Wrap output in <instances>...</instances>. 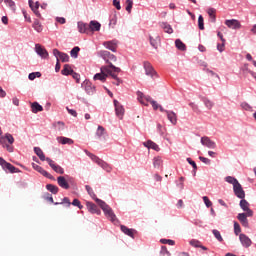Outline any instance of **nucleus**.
Wrapping results in <instances>:
<instances>
[{"label":"nucleus","mask_w":256,"mask_h":256,"mask_svg":"<svg viewBox=\"0 0 256 256\" xmlns=\"http://www.w3.org/2000/svg\"><path fill=\"white\" fill-rule=\"evenodd\" d=\"M72 205H73L74 207H78V208H80V209H83V205H81V201H79V199H74V200L72 201Z\"/></svg>","instance_id":"4d7b16f0"},{"label":"nucleus","mask_w":256,"mask_h":256,"mask_svg":"<svg viewBox=\"0 0 256 256\" xmlns=\"http://www.w3.org/2000/svg\"><path fill=\"white\" fill-rule=\"evenodd\" d=\"M84 89L88 95H93L95 93V86L91 82L84 83Z\"/></svg>","instance_id":"a878e982"},{"label":"nucleus","mask_w":256,"mask_h":256,"mask_svg":"<svg viewBox=\"0 0 256 256\" xmlns=\"http://www.w3.org/2000/svg\"><path fill=\"white\" fill-rule=\"evenodd\" d=\"M101 30V23L92 20L90 21V33H93V31H100Z\"/></svg>","instance_id":"393cba45"},{"label":"nucleus","mask_w":256,"mask_h":256,"mask_svg":"<svg viewBox=\"0 0 256 256\" xmlns=\"http://www.w3.org/2000/svg\"><path fill=\"white\" fill-rule=\"evenodd\" d=\"M225 181H226L227 183H230V185H233V187H235V185H237V184L239 183V181L236 180V178L233 177V176H227V177L225 178Z\"/></svg>","instance_id":"c03bdc74"},{"label":"nucleus","mask_w":256,"mask_h":256,"mask_svg":"<svg viewBox=\"0 0 256 256\" xmlns=\"http://www.w3.org/2000/svg\"><path fill=\"white\" fill-rule=\"evenodd\" d=\"M70 75H72L73 79H75L76 82L79 83V79H80L79 74H77L76 72L72 71V73Z\"/></svg>","instance_id":"774afa93"},{"label":"nucleus","mask_w":256,"mask_h":256,"mask_svg":"<svg viewBox=\"0 0 256 256\" xmlns=\"http://www.w3.org/2000/svg\"><path fill=\"white\" fill-rule=\"evenodd\" d=\"M132 9H133V2L131 0H126V11L128 13H131Z\"/></svg>","instance_id":"5fc2aeb1"},{"label":"nucleus","mask_w":256,"mask_h":256,"mask_svg":"<svg viewBox=\"0 0 256 256\" xmlns=\"http://www.w3.org/2000/svg\"><path fill=\"white\" fill-rule=\"evenodd\" d=\"M160 41L161 39L159 38V36H156L155 38L150 36V44L154 47V49H157V47H159Z\"/></svg>","instance_id":"473e14b6"},{"label":"nucleus","mask_w":256,"mask_h":256,"mask_svg":"<svg viewBox=\"0 0 256 256\" xmlns=\"http://www.w3.org/2000/svg\"><path fill=\"white\" fill-rule=\"evenodd\" d=\"M7 141L10 145H13V143H15V138H13V135L11 134H6L5 136L0 138L1 145L3 147H6L9 153H13V148L9 144H7Z\"/></svg>","instance_id":"20e7f679"},{"label":"nucleus","mask_w":256,"mask_h":256,"mask_svg":"<svg viewBox=\"0 0 256 256\" xmlns=\"http://www.w3.org/2000/svg\"><path fill=\"white\" fill-rule=\"evenodd\" d=\"M38 173H40V175H43V177H46L47 179H51V181H55V177L49 174V172H47V170L43 169V167L41 166H40V169L38 170Z\"/></svg>","instance_id":"c756f323"},{"label":"nucleus","mask_w":256,"mask_h":256,"mask_svg":"<svg viewBox=\"0 0 256 256\" xmlns=\"http://www.w3.org/2000/svg\"><path fill=\"white\" fill-rule=\"evenodd\" d=\"M85 189H86L87 193L90 195V197H92L94 199V201L97 202V199H99V198H97V195H95L93 188H91V186H89V185H86Z\"/></svg>","instance_id":"ea45409f"},{"label":"nucleus","mask_w":256,"mask_h":256,"mask_svg":"<svg viewBox=\"0 0 256 256\" xmlns=\"http://www.w3.org/2000/svg\"><path fill=\"white\" fill-rule=\"evenodd\" d=\"M79 51H81V49L79 48V46L74 47V48L70 51L71 57H73L74 59H77V57H78V55H79Z\"/></svg>","instance_id":"49530a36"},{"label":"nucleus","mask_w":256,"mask_h":256,"mask_svg":"<svg viewBox=\"0 0 256 256\" xmlns=\"http://www.w3.org/2000/svg\"><path fill=\"white\" fill-rule=\"evenodd\" d=\"M35 49H36L37 55L42 57V59H47L49 57V52H47L45 48H42L40 44H36Z\"/></svg>","instance_id":"dca6fc26"},{"label":"nucleus","mask_w":256,"mask_h":256,"mask_svg":"<svg viewBox=\"0 0 256 256\" xmlns=\"http://www.w3.org/2000/svg\"><path fill=\"white\" fill-rule=\"evenodd\" d=\"M86 155H88V157H90V159H92V161H94V163H97V165L101 164L103 162L102 159H100L98 156H95L93 153L85 150Z\"/></svg>","instance_id":"7c9ffc66"},{"label":"nucleus","mask_w":256,"mask_h":256,"mask_svg":"<svg viewBox=\"0 0 256 256\" xmlns=\"http://www.w3.org/2000/svg\"><path fill=\"white\" fill-rule=\"evenodd\" d=\"M0 165L5 171L9 173H19V169L13 166L11 163L5 161V159L0 157Z\"/></svg>","instance_id":"39448f33"},{"label":"nucleus","mask_w":256,"mask_h":256,"mask_svg":"<svg viewBox=\"0 0 256 256\" xmlns=\"http://www.w3.org/2000/svg\"><path fill=\"white\" fill-rule=\"evenodd\" d=\"M212 233L214 235V237H216L217 241H219L220 243L223 242V236H221V232H219V230H212Z\"/></svg>","instance_id":"de8ad7c7"},{"label":"nucleus","mask_w":256,"mask_h":256,"mask_svg":"<svg viewBox=\"0 0 256 256\" xmlns=\"http://www.w3.org/2000/svg\"><path fill=\"white\" fill-rule=\"evenodd\" d=\"M78 31L79 33H86L89 35V33H91L90 24L78 22Z\"/></svg>","instance_id":"a211bd4d"},{"label":"nucleus","mask_w":256,"mask_h":256,"mask_svg":"<svg viewBox=\"0 0 256 256\" xmlns=\"http://www.w3.org/2000/svg\"><path fill=\"white\" fill-rule=\"evenodd\" d=\"M202 101L207 109H213V105L215 104L213 103V101L209 100V98H202Z\"/></svg>","instance_id":"a18cd8bd"},{"label":"nucleus","mask_w":256,"mask_h":256,"mask_svg":"<svg viewBox=\"0 0 256 256\" xmlns=\"http://www.w3.org/2000/svg\"><path fill=\"white\" fill-rule=\"evenodd\" d=\"M120 229L122 233L128 235V237H131L132 239L135 237V229L127 228L125 225H121Z\"/></svg>","instance_id":"412c9836"},{"label":"nucleus","mask_w":256,"mask_h":256,"mask_svg":"<svg viewBox=\"0 0 256 256\" xmlns=\"http://www.w3.org/2000/svg\"><path fill=\"white\" fill-rule=\"evenodd\" d=\"M225 25L229 27V29H241V22L239 20H226Z\"/></svg>","instance_id":"f3484780"},{"label":"nucleus","mask_w":256,"mask_h":256,"mask_svg":"<svg viewBox=\"0 0 256 256\" xmlns=\"http://www.w3.org/2000/svg\"><path fill=\"white\" fill-rule=\"evenodd\" d=\"M143 145L144 147H147V149H153V151H161L159 145H157V143L153 142L152 140L144 142Z\"/></svg>","instance_id":"aec40b11"},{"label":"nucleus","mask_w":256,"mask_h":256,"mask_svg":"<svg viewBox=\"0 0 256 256\" xmlns=\"http://www.w3.org/2000/svg\"><path fill=\"white\" fill-rule=\"evenodd\" d=\"M34 152L39 157L40 161H47V157H45V153L39 147H34Z\"/></svg>","instance_id":"bb28decb"},{"label":"nucleus","mask_w":256,"mask_h":256,"mask_svg":"<svg viewBox=\"0 0 256 256\" xmlns=\"http://www.w3.org/2000/svg\"><path fill=\"white\" fill-rule=\"evenodd\" d=\"M190 245H192V247L199 248L201 247V242L199 240H191Z\"/></svg>","instance_id":"052dcab7"},{"label":"nucleus","mask_w":256,"mask_h":256,"mask_svg":"<svg viewBox=\"0 0 256 256\" xmlns=\"http://www.w3.org/2000/svg\"><path fill=\"white\" fill-rule=\"evenodd\" d=\"M38 173H40V175H43V177H46L47 179H51V181H55V177L49 174V172H47V170L43 169V167L41 166H40V169L38 170Z\"/></svg>","instance_id":"c85d7f7f"},{"label":"nucleus","mask_w":256,"mask_h":256,"mask_svg":"<svg viewBox=\"0 0 256 256\" xmlns=\"http://www.w3.org/2000/svg\"><path fill=\"white\" fill-rule=\"evenodd\" d=\"M153 165L155 169H159L163 165V160L161 159V157H155L153 160Z\"/></svg>","instance_id":"58836bf2"},{"label":"nucleus","mask_w":256,"mask_h":256,"mask_svg":"<svg viewBox=\"0 0 256 256\" xmlns=\"http://www.w3.org/2000/svg\"><path fill=\"white\" fill-rule=\"evenodd\" d=\"M114 106H115L116 116L119 119H123V115H125V108H123V105H121V103H119V101L114 100Z\"/></svg>","instance_id":"6e6552de"},{"label":"nucleus","mask_w":256,"mask_h":256,"mask_svg":"<svg viewBox=\"0 0 256 256\" xmlns=\"http://www.w3.org/2000/svg\"><path fill=\"white\" fill-rule=\"evenodd\" d=\"M4 3L12 9V11H15V2L13 0H4Z\"/></svg>","instance_id":"864d4df0"},{"label":"nucleus","mask_w":256,"mask_h":256,"mask_svg":"<svg viewBox=\"0 0 256 256\" xmlns=\"http://www.w3.org/2000/svg\"><path fill=\"white\" fill-rule=\"evenodd\" d=\"M199 159L202 161V163H205V165H211V160L209 158L200 156Z\"/></svg>","instance_id":"0e129e2a"},{"label":"nucleus","mask_w":256,"mask_h":256,"mask_svg":"<svg viewBox=\"0 0 256 256\" xmlns=\"http://www.w3.org/2000/svg\"><path fill=\"white\" fill-rule=\"evenodd\" d=\"M239 240L241 245H243V247H246V248L251 247V245L253 244V241H251V238H249V236L245 234H240Z\"/></svg>","instance_id":"2eb2a0df"},{"label":"nucleus","mask_w":256,"mask_h":256,"mask_svg":"<svg viewBox=\"0 0 256 256\" xmlns=\"http://www.w3.org/2000/svg\"><path fill=\"white\" fill-rule=\"evenodd\" d=\"M109 61H117V56L114 54H110V56L108 57V59H106V63H108L109 65L111 64V62Z\"/></svg>","instance_id":"e2e57ef3"},{"label":"nucleus","mask_w":256,"mask_h":256,"mask_svg":"<svg viewBox=\"0 0 256 256\" xmlns=\"http://www.w3.org/2000/svg\"><path fill=\"white\" fill-rule=\"evenodd\" d=\"M62 75H71L73 73V69L69 64L64 65V68L61 71Z\"/></svg>","instance_id":"a19ab883"},{"label":"nucleus","mask_w":256,"mask_h":256,"mask_svg":"<svg viewBox=\"0 0 256 256\" xmlns=\"http://www.w3.org/2000/svg\"><path fill=\"white\" fill-rule=\"evenodd\" d=\"M241 71H242L244 77H247V73H249V71H251V70H249V65H248V64H245V65L242 67Z\"/></svg>","instance_id":"13d9d810"},{"label":"nucleus","mask_w":256,"mask_h":256,"mask_svg":"<svg viewBox=\"0 0 256 256\" xmlns=\"http://www.w3.org/2000/svg\"><path fill=\"white\" fill-rule=\"evenodd\" d=\"M175 45L179 49V51H186L187 50V46L180 39H177L175 41Z\"/></svg>","instance_id":"c9c22d12"},{"label":"nucleus","mask_w":256,"mask_h":256,"mask_svg":"<svg viewBox=\"0 0 256 256\" xmlns=\"http://www.w3.org/2000/svg\"><path fill=\"white\" fill-rule=\"evenodd\" d=\"M100 71V73L94 75V81L105 83L109 76L112 77V79H117V73H121V68L116 67L113 64H108L107 66H102Z\"/></svg>","instance_id":"f257e3e1"},{"label":"nucleus","mask_w":256,"mask_h":256,"mask_svg":"<svg viewBox=\"0 0 256 256\" xmlns=\"http://www.w3.org/2000/svg\"><path fill=\"white\" fill-rule=\"evenodd\" d=\"M160 242H161L163 245H175V241L169 240V239H161Z\"/></svg>","instance_id":"6e6d98bb"},{"label":"nucleus","mask_w":256,"mask_h":256,"mask_svg":"<svg viewBox=\"0 0 256 256\" xmlns=\"http://www.w3.org/2000/svg\"><path fill=\"white\" fill-rule=\"evenodd\" d=\"M247 217H252V216H248L247 213H239L237 215V219L241 223L242 227L249 229V220L247 219Z\"/></svg>","instance_id":"9b49d317"},{"label":"nucleus","mask_w":256,"mask_h":256,"mask_svg":"<svg viewBox=\"0 0 256 256\" xmlns=\"http://www.w3.org/2000/svg\"><path fill=\"white\" fill-rule=\"evenodd\" d=\"M198 27L201 31H203V29H205V24H204V19H203V16L200 15L198 17Z\"/></svg>","instance_id":"3c124183"},{"label":"nucleus","mask_w":256,"mask_h":256,"mask_svg":"<svg viewBox=\"0 0 256 256\" xmlns=\"http://www.w3.org/2000/svg\"><path fill=\"white\" fill-rule=\"evenodd\" d=\"M56 139H57L58 143H60L61 145H73V143H74L73 139L63 137V136H59Z\"/></svg>","instance_id":"b1692460"},{"label":"nucleus","mask_w":256,"mask_h":256,"mask_svg":"<svg viewBox=\"0 0 256 256\" xmlns=\"http://www.w3.org/2000/svg\"><path fill=\"white\" fill-rule=\"evenodd\" d=\"M233 191L238 199H245V191L239 182L233 186Z\"/></svg>","instance_id":"1a4fd4ad"},{"label":"nucleus","mask_w":256,"mask_h":256,"mask_svg":"<svg viewBox=\"0 0 256 256\" xmlns=\"http://www.w3.org/2000/svg\"><path fill=\"white\" fill-rule=\"evenodd\" d=\"M29 7L32 11H37L39 10V2L34 3L33 0H29Z\"/></svg>","instance_id":"8fccbe9b"},{"label":"nucleus","mask_w":256,"mask_h":256,"mask_svg":"<svg viewBox=\"0 0 256 256\" xmlns=\"http://www.w3.org/2000/svg\"><path fill=\"white\" fill-rule=\"evenodd\" d=\"M53 55L56 57L57 61H62V63H68L69 55L63 52L58 51L57 49L53 50Z\"/></svg>","instance_id":"0eeeda50"},{"label":"nucleus","mask_w":256,"mask_h":256,"mask_svg":"<svg viewBox=\"0 0 256 256\" xmlns=\"http://www.w3.org/2000/svg\"><path fill=\"white\" fill-rule=\"evenodd\" d=\"M160 27L165 33H168L169 35L173 33V28L167 22H161Z\"/></svg>","instance_id":"cd10ccee"},{"label":"nucleus","mask_w":256,"mask_h":256,"mask_svg":"<svg viewBox=\"0 0 256 256\" xmlns=\"http://www.w3.org/2000/svg\"><path fill=\"white\" fill-rule=\"evenodd\" d=\"M105 133H107L105 131V128L103 126H98L97 130H96V137L98 139H101V137H103V135H105Z\"/></svg>","instance_id":"79ce46f5"},{"label":"nucleus","mask_w":256,"mask_h":256,"mask_svg":"<svg viewBox=\"0 0 256 256\" xmlns=\"http://www.w3.org/2000/svg\"><path fill=\"white\" fill-rule=\"evenodd\" d=\"M57 23H60V25H65L66 20L63 17H57L56 18Z\"/></svg>","instance_id":"338daca9"},{"label":"nucleus","mask_w":256,"mask_h":256,"mask_svg":"<svg viewBox=\"0 0 256 256\" xmlns=\"http://www.w3.org/2000/svg\"><path fill=\"white\" fill-rule=\"evenodd\" d=\"M203 201H204L206 207H211L213 205V202H211V200H209V197H207V196L203 197Z\"/></svg>","instance_id":"bf43d9fd"},{"label":"nucleus","mask_w":256,"mask_h":256,"mask_svg":"<svg viewBox=\"0 0 256 256\" xmlns=\"http://www.w3.org/2000/svg\"><path fill=\"white\" fill-rule=\"evenodd\" d=\"M165 113L170 123H172V125H177V114L173 111H165Z\"/></svg>","instance_id":"5701e85b"},{"label":"nucleus","mask_w":256,"mask_h":256,"mask_svg":"<svg viewBox=\"0 0 256 256\" xmlns=\"http://www.w3.org/2000/svg\"><path fill=\"white\" fill-rule=\"evenodd\" d=\"M99 55L104 59V61H107L108 57L111 55V52L107 50H102L99 52Z\"/></svg>","instance_id":"09e8293b"},{"label":"nucleus","mask_w":256,"mask_h":256,"mask_svg":"<svg viewBox=\"0 0 256 256\" xmlns=\"http://www.w3.org/2000/svg\"><path fill=\"white\" fill-rule=\"evenodd\" d=\"M103 45H104V47H106V49L113 51V53H115V51H117V41L116 40L106 41L103 43Z\"/></svg>","instance_id":"6ab92c4d"},{"label":"nucleus","mask_w":256,"mask_h":256,"mask_svg":"<svg viewBox=\"0 0 256 256\" xmlns=\"http://www.w3.org/2000/svg\"><path fill=\"white\" fill-rule=\"evenodd\" d=\"M31 107H32V113H39V111H43V106H41L37 102H33Z\"/></svg>","instance_id":"f704fd0d"},{"label":"nucleus","mask_w":256,"mask_h":256,"mask_svg":"<svg viewBox=\"0 0 256 256\" xmlns=\"http://www.w3.org/2000/svg\"><path fill=\"white\" fill-rule=\"evenodd\" d=\"M113 5L118 11H121V2L119 0H113Z\"/></svg>","instance_id":"69168bd1"},{"label":"nucleus","mask_w":256,"mask_h":256,"mask_svg":"<svg viewBox=\"0 0 256 256\" xmlns=\"http://www.w3.org/2000/svg\"><path fill=\"white\" fill-rule=\"evenodd\" d=\"M201 144L208 149H215V147H217V144L212 141L210 137L207 136L201 138Z\"/></svg>","instance_id":"f8f14e48"},{"label":"nucleus","mask_w":256,"mask_h":256,"mask_svg":"<svg viewBox=\"0 0 256 256\" xmlns=\"http://www.w3.org/2000/svg\"><path fill=\"white\" fill-rule=\"evenodd\" d=\"M144 69L145 73L148 77H155L157 76V72L149 62H144Z\"/></svg>","instance_id":"ddd939ff"},{"label":"nucleus","mask_w":256,"mask_h":256,"mask_svg":"<svg viewBox=\"0 0 256 256\" xmlns=\"http://www.w3.org/2000/svg\"><path fill=\"white\" fill-rule=\"evenodd\" d=\"M46 189L50 191V193H53L54 195H57V193H59V187L53 184L46 185Z\"/></svg>","instance_id":"72a5a7b5"},{"label":"nucleus","mask_w":256,"mask_h":256,"mask_svg":"<svg viewBox=\"0 0 256 256\" xmlns=\"http://www.w3.org/2000/svg\"><path fill=\"white\" fill-rule=\"evenodd\" d=\"M215 13H217V10H215V8H210L208 9V15L212 21V23H215V21H217V18L215 16Z\"/></svg>","instance_id":"4c0bfd02"},{"label":"nucleus","mask_w":256,"mask_h":256,"mask_svg":"<svg viewBox=\"0 0 256 256\" xmlns=\"http://www.w3.org/2000/svg\"><path fill=\"white\" fill-rule=\"evenodd\" d=\"M137 97H138V101L139 103H141V105H149L148 103H151L153 110L157 111V109H159V107L161 105H159V103H157V101L151 100L150 96H145V94H143V92L138 91L137 92Z\"/></svg>","instance_id":"7ed1b4c3"},{"label":"nucleus","mask_w":256,"mask_h":256,"mask_svg":"<svg viewBox=\"0 0 256 256\" xmlns=\"http://www.w3.org/2000/svg\"><path fill=\"white\" fill-rule=\"evenodd\" d=\"M54 125L58 128L59 131H63V129H65V123L63 122H56Z\"/></svg>","instance_id":"680f3d73"},{"label":"nucleus","mask_w":256,"mask_h":256,"mask_svg":"<svg viewBox=\"0 0 256 256\" xmlns=\"http://www.w3.org/2000/svg\"><path fill=\"white\" fill-rule=\"evenodd\" d=\"M57 183L62 189H69L70 187L69 182H67V179H65L64 176H59L57 178Z\"/></svg>","instance_id":"4be33fe9"},{"label":"nucleus","mask_w":256,"mask_h":256,"mask_svg":"<svg viewBox=\"0 0 256 256\" xmlns=\"http://www.w3.org/2000/svg\"><path fill=\"white\" fill-rule=\"evenodd\" d=\"M46 161L55 173H58L59 175H63L65 173L63 167L59 166L55 161L51 160V158H47Z\"/></svg>","instance_id":"423d86ee"},{"label":"nucleus","mask_w":256,"mask_h":256,"mask_svg":"<svg viewBox=\"0 0 256 256\" xmlns=\"http://www.w3.org/2000/svg\"><path fill=\"white\" fill-rule=\"evenodd\" d=\"M241 233V225L237 221H234V234L239 235Z\"/></svg>","instance_id":"603ef678"},{"label":"nucleus","mask_w":256,"mask_h":256,"mask_svg":"<svg viewBox=\"0 0 256 256\" xmlns=\"http://www.w3.org/2000/svg\"><path fill=\"white\" fill-rule=\"evenodd\" d=\"M241 199H242V201H240L241 209L244 210L245 213H247L248 217H253V210L249 208L250 207L249 202H247V200H245L244 198H241Z\"/></svg>","instance_id":"9d476101"},{"label":"nucleus","mask_w":256,"mask_h":256,"mask_svg":"<svg viewBox=\"0 0 256 256\" xmlns=\"http://www.w3.org/2000/svg\"><path fill=\"white\" fill-rule=\"evenodd\" d=\"M86 207H87L89 213H92V215H100L101 214V210L93 202H86Z\"/></svg>","instance_id":"4468645a"},{"label":"nucleus","mask_w":256,"mask_h":256,"mask_svg":"<svg viewBox=\"0 0 256 256\" xmlns=\"http://www.w3.org/2000/svg\"><path fill=\"white\" fill-rule=\"evenodd\" d=\"M97 205L102 209L104 214L106 215L107 219H109L112 223H115L117 221V216L113 212V209L105 201L101 199H96Z\"/></svg>","instance_id":"f03ea898"},{"label":"nucleus","mask_w":256,"mask_h":256,"mask_svg":"<svg viewBox=\"0 0 256 256\" xmlns=\"http://www.w3.org/2000/svg\"><path fill=\"white\" fill-rule=\"evenodd\" d=\"M32 27L35 31H37V33H41V31H43V25H41L39 20H34Z\"/></svg>","instance_id":"2f4dec72"},{"label":"nucleus","mask_w":256,"mask_h":256,"mask_svg":"<svg viewBox=\"0 0 256 256\" xmlns=\"http://www.w3.org/2000/svg\"><path fill=\"white\" fill-rule=\"evenodd\" d=\"M54 205H66V207H71V200L64 197L61 202H55Z\"/></svg>","instance_id":"37998d69"},{"label":"nucleus","mask_w":256,"mask_h":256,"mask_svg":"<svg viewBox=\"0 0 256 256\" xmlns=\"http://www.w3.org/2000/svg\"><path fill=\"white\" fill-rule=\"evenodd\" d=\"M99 167H102L104 171L107 173H111L113 171V168L105 161L102 160V162L99 164Z\"/></svg>","instance_id":"e433bc0d"}]
</instances>
